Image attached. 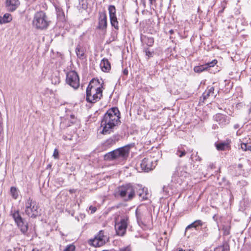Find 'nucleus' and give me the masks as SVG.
<instances>
[{
  "label": "nucleus",
  "mask_w": 251,
  "mask_h": 251,
  "mask_svg": "<svg viewBox=\"0 0 251 251\" xmlns=\"http://www.w3.org/2000/svg\"><path fill=\"white\" fill-rule=\"evenodd\" d=\"M128 224V218L127 217L122 218L119 222L116 223L115 226L118 235L123 236L125 234Z\"/></svg>",
  "instance_id": "10"
},
{
  "label": "nucleus",
  "mask_w": 251,
  "mask_h": 251,
  "mask_svg": "<svg viewBox=\"0 0 251 251\" xmlns=\"http://www.w3.org/2000/svg\"><path fill=\"white\" fill-rule=\"evenodd\" d=\"M239 127V125L238 124H235L234 126V128L235 129H236L238 128Z\"/></svg>",
  "instance_id": "45"
},
{
  "label": "nucleus",
  "mask_w": 251,
  "mask_h": 251,
  "mask_svg": "<svg viewBox=\"0 0 251 251\" xmlns=\"http://www.w3.org/2000/svg\"><path fill=\"white\" fill-rule=\"evenodd\" d=\"M222 249V251H229V246L227 244H224L223 246L221 247Z\"/></svg>",
  "instance_id": "36"
},
{
  "label": "nucleus",
  "mask_w": 251,
  "mask_h": 251,
  "mask_svg": "<svg viewBox=\"0 0 251 251\" xmlns=\"http://www.w3.org/2000/svg\"><path fill=\"white\" fill-rule=\"evenodd\" d=\"M119 251H131V250L130 247L127 246L126 247L120 249Z\"/></svg>",
  "instance_id": "40"
},
{
  "label": "nucleus",
  "mask_w": 251,
  "mask_h": 251,
  "mask_svg": "<svg viewBox=\"0 0 251 251\" xmlns=\"http://www.w3.org/2000/svg\"><path fill=\"white\" fill-rule=\"evenodd\" d=\"M108 241V237L104 234L103 230H100L93 239L89 240V244L95 247H100L104 245Z\"/></svg>",
  "instance_id": "8"
},
{
  "label": "nucleus",
  "mask_w": 251,
  "mask_h": 251,
  "mask_svg": "<svg viewBox=\"0 0 251 251\" xmlns=\"http://www.w3.org/2000/svg\"><path fill=\"white\" fill-rule=\"evenodd\" d=\"M214 88L213 86H209L207 90L203 93L202 97L203 100H206L210 96H214Z\"/></svg>",
  "instance_id": "20"
},
{
  "label": "nucleus",
  "mask_w": 251,
  "mask_h": 251,
  "mask_svg": "<svg viewBox=\"0 0 251 251\" xmlns=\"http://www.w3.org/2000/svg\"><path fill=\"white\" fill-rule=\"evenodd\" d=\"M100 66L103 72H108L111 69L110 63L107 59L103 58L100 64Z\"/></svg>",
  "instance_id": "18"
},
{
  "label": "nucleus",
  "mask_w": 251,
  "mask_h": 251,
  "mask_svg": "<svg viewBox=\"0 0 251 251\" xmlns=\"http://www.w3.org/2000/svg\"><path fill=\"white\" fill-rule=\"evenodd\" d=\"M123 73H124V75H127L128 74V71H127V70H126V69L124 70Z\"/></svg>",
  "instance_id": "46"
},
{
  "label": "nucleus",
  "mask_w": 251,
  "mask_h": 251,
  "mask_svg": "<svg viewBox=\"0 0 251 251\" xmlns=\"http://www.w3.org/2000/svg\"><path fill=\"white\" fill-rule=\"evenodd\" d=\"M11 215L20 231L25 234L28 230L27 223L21 217L18 210L12 211Z\"/></svg>",
  "instance_id": "7"
},
{
  "label": "nucleus",
  "mask_w": 251,
  "mask_h": 251,
  "mask_svg": "<svg viewBox=\"0 0 251 251\" xmlns=\"http://www.w3.org/2000/svg\"><path fill=\"white\" fill-rule=\"evenodd\" d=\"M75 247L74 245L71 244L66 246L63 251H75Z\"/></svg>",
  "instance_id": "33"
},
{
  "label": "nucleus",
  "mask_w": 251,
  "mask_h": 251,
  "mask_svg": "<svg viewBox=\"0 0 251 251\" xmlns=\"http://www.w3.org/2000/svg\"><path fill=\"white\" fill-rule=\"evenodd\" d=\"M231 226L230 223L227 222L222 225V230L223 231V235L227 236L230 233Z\"/></svg>",
  "instance_id": "22"
},
{
  "label": "nucleus",
  "mask_w": 251,
  "mask_h": 251,
  "mask_svg": "<svg viewBox=\"0 0 251 251\" xmlns=\"http://www.w3.org/2000/svg\"><path fill=\"white\" fill-rule=\"evenodd\" d=\"M120 112L117 107L109 109L101 121L102 130L101 133L106 135L110 134L121 124Z\"/></svg>",
  "instance_id": "1"
},
{
  "label": "nucleus",
  "mask_w": 251,
  "mask_h": 251,
  "mask_svg": "<svg viewBox=\"0 0 251 251\" xmlns=\"http://www.w3.org/2000/svg\"><path fill=\"white\" fill-rule=\"evenodd\" d=\"M155 163L153 162L151 158H145L142 160L140 166L142 170L146 172H149L153 170L155 167Z\"/></svg>",
  "instance_id": "11"
},
{
  "label": "nucleus",
  "mask_w": 251,
  "mask_h": 251,
  "mask_svg": "<svg viewBox=\"0 0 251 251\" xmlns=\"http://www.w3.org/2000/svg\"><path fill=\"white\" fill-rule=\"evenodd\" d=\"M174 32V30L173 29H171L170 31H169V33L171 34H173Z\"/></svg>",
  "instance_id": "50"
},
{
  "label": "nucleus",
  "mask_w": 251,
  "mask_h": 251,
  "mask_svg": "<svg viewBox=\"0 0 251 251\" xmlns=\"http://www.w3.org/2000/svg\"><path fill=\"white\" fill-rule=\"evenodd\" d=\"M75 52L77 57L79 58H83L84 56V49L80 46L78 45L75 49Z\"/></svg>",
  "instance_id": "23"
},
{
  "label": "nucleus",
  "mask_w": 251,
  "mask_h": 251,
  "mask_svg": "<svg viewBox=\"0 0 251 251\" xmlns=\"http://www.w3.org/2000/svg\"><path fill=\"white\" fill-rule=\"evenodd\" d=\"M63 138L64 140H67V139L71 140V138H68L67 136L65 135L63 136Z\"/></svg>",
  "instance_id": "47"
},
{
  "label": "nucleus",
  "mask_w": 251,
  "mask_h": 251,
  "mask_svg": "<svg viewBox=\"0 0 251 251\" xmlns=\"http://www.w3.org/2000/svg\"><path fill=\"white\" fill-rule=\"evenodd\" d=\"M51 81L52 83H54V84H57L60 83V79L59 77L55 76V77L52 78Z\"/></svg>",
  "instance_id": "34"
},
{
  "label": "nucleus",
  "mask_w": 251,
  "mask_h": 251,
  "mask_svg": "<svg viewBox=\"0 0 251 251\" xmlns=\"http://www.w3.org/2000/svg\"><path fill=\"white\" fill-rule=\"evenodd\" d=\"M143 214L142 212H141L138 209L136 210V216L137 218V221L138 223H143L142 222V216Z\"/></svg>",
  "instance_id": "27"
},
{
  "label": "nucleus",
  "mask_w": 251,
  "mask_h": 251,
  "mask_svg": "<svg viewBox=\"0 0 251 251\" xmlns=\"http://www.w3.org/2000/svg\"><path fill=\"white\" fill-rule=\"evenodd\" d=\"M241 148L244 151H251V146L246 143H241Z\"/></svg>",
  "instance_id": "30"
},
{
  "label": "nucleus",
  "mask_w": 251,
  "mask_h": 251,
  "mask_svg": "<svg viewBox=\"0 0 251 251\" xmlns=\"http://www.w3.org/2000/svg\"><path fill=\"white\" fill-rule=\"evenodd\" d=\"M99 18V25L98 28L101 30L106 28L107 27V16L105 12L100 13Z\"/></svg>",
  "instance_id": "13"
},
{
  "label": "nucleus",
  "mask_w": 251,
  "mask_h": 251,
  "mask_svg": "<svg viewBox=\"0 0 251 251\" xmlns=\"http://www.w3.org/2000/svg\"><path fill=\"white\" fill-rule=\"evenodd\" d=\"M207 69V67L205 65V64H204V65L195 67L194 70L195 72L200 73H201L205 70H206Z\"/></svg>",
  "instance_id": "25"
},
{
  "label": "nucleus",
  "mask_w": 251,
  "mask_h": 251,
  "mask_svg": "<svg viewBox=\"0 0 251 251\" xmlns=\"http://www.w3.org/2000/svg\"><path fill=\"white\" fill-rule=\"evenodd\" d=\"M53 156L55 159H58L59 157V151L57 149L54 150Z\"/></svg>",
  "instance_id": "37"
},
{
  "label": "nucleus",
  "mask_w": 251,
  "mask_h": 251,
  "mask_svg": "<svg viewBox=\"0 0 251 251\" xmlns=\"http://www.w3.org/2000/svg\"><path fill=\"white\" fill-rule=\"evenodd\" d=\"M137 188L131 184L119 186L116 190V194L125 201H131L135 196Z\"/></svg>",
  "instance_id": "4"
},
{
  "label": "nucleus",
  "mask_w": 251,
  "mask_h": 251,
  "mask_svg": "<svg viewBox=\"0 0 251 251\" xmlns=\"http://www.w3.org/2000/svg\"><path fill=\"white\" fill-rule=\"evenodd\" d=\"M11 194L12 197L14 199H16L18 197V193L17 189L14 187H12L10 190Z\"/></svg>",
  "instance_id": "28"
},
{
  "label": "nucleus",
  "mask_w": 251,
  "mask_h": 251,
  "mask_svg": "<svg viewBox=\"0 0 251 251\" xmlns=\"http://www.w3.org/2000/svg\"><path fill=\"white\" fill-rule=\"evenodd\" d=\"M214 119L221 126L228 125L230 121V118L226 115L218 113L214 116Z\"/></svg>",
  "instance_id": "12"
},
{
  "label": "nucleus",
  "mask_w": 251,
  "mask_h": 251,
  "mask_svg": "<svg viewBox=\"0 0 251 251\" xmlns=\"http://www.w3.org/2000/svg\"><path fill=\"white\" fill-rule=\"evenodd\" d=\"M194 154H192L190 157V159L193 161L194 159Z\"/></svg>",
  "instance_id": "51"
},
{
  "label": "nucleus",
  "mask_w": 251,
  "mask_h": 251,
  "mask_svg": "<svg viewBox=\"0 0 251 251\" xmlns=\"http://www.w3.org/2000/svg\"><path fill=\"white\" fill-rule=\"evenodd\" d=\"M149 1H150V4H152L153 2V1H155V0H149Z\"/></svg>",
  "instance_id": "49"
},
{
  "label": "nucleus",
  "mask_w": 251,
  "mask_h": 251,
  "mask_svg": "<svg viewBox=\"0 0 251 251\" xmlns=\"http://www.w3.org/2000/svg\"><path fill=\"white\" fill-rule=\"evenodd\" d=\"M141 40L145 43L147 46L151 47L154 44V39L152 37H148L146 35H141Z\"/></svg>",
  "instance_id": "19"
},
{
  "label": "nucleus",
  "mask_w": 251,
  "mask_h": 251,
  "mask_svg": "<svg viewBox=\"0 0 251 251\" xmlns=\"http://www.w3.org/2000/svg\"><path fill=\"white\" fill-rule=\"evenodd\" d=\"M149 194L147 192H145L144 195H142V197L139 198L140 200L144 201L148 199V195Z\"/></svg>",
  "instance_id": "38"
},
{
  "label": "nucleus",
  "mask_w": 251,
  "mask_h": 251,
  "mask_svg": "<svg viewBox=\"0 0 251 251\" xmlns=\"http://www.w3.org/2000/svg\"><path fill=\"white\" fill-rule=\"evenodd\" d=\"M242 164H239V165H238V167H239V168H241V167H242Z\"/></svg>",
  "instance_id": "52"
},
{
  "label": "nucleus",
  "mask_w": 251,
  "mask_h": 251,
  "mask_svg": "<svg viewBox=\"0 0 251 251\" xmlns=\"http://www.w3.org/2000/svg\"><path fill=\"white\" fill-rule=\"evenodd\" d=\"M215 146L218 151H225L229 149V143L226 142H219L215 143Z\"/></svg>",
  "instance_id": "21"
},
{
  "label": "nucleus",
  "mask_w": 251,
  "mask_h": 251,
  "mask_svg": "<svg viewBox=\"0 0 251 251\" xmlns=\"http://www.w3.org/2000/svg\"><path fill=\"white\" fill-rule=\"evenodd\" d=\"M102 88L99 80L93 78L86 89V101L89 103H94L100 100L102 97Z\"/></svg>",
  "instance_id": "2"
},
{
  "label": "nucleus",
  "mask_w": 251,
  "mask_h": 251,
  "mask_svg": "<svg viewBox=\"0 0 251 251\" xmlns=\"http://www.w3.org/2000/svg\"><path fill=\"white\" fill-rule=\"evenodd\" d=\"M25 213L28 217L35 218L41 214V209L37 202L29 198L25 203Z\"/></svg>",
  "instance_id": "6"
},
{
  "label": "nucleus",
  "mask_w": 251,
  "mask_h": 251,
  "mask_svg": "<svg viewBox=\"0 0 251 251\" xmlns=\"http://www.w3.org/2000/svg\"><path fill=\"white\" fill-rule=\"evenodd\" d=\"M0 24H4V22L3 21V17H1V16H0Z\"/></svg>",
  "instance_id": "44"
},
{
  "label": "nucleus",
  "mask_w": 251,
  "mask_h": 251,
  "mask_svg": "<svg viewBox=\"0 0 251 251\" xmlns=\"http://www.w3.org/2000/svg\"><path fill=\"white\" fill-rule=\"evenodd\" d=\"M130 149V146L127 145L110 151L104 155V160L107 161L126 160L128 156Z\"/></svg>",
  "instance_id": "3"
},
{
  "label": "nucleus",
  "mask_w": 251,
  "mask_h": 251,
  "mask_svg": "<svg viewBox=\"0 0 251 251\" xmlns=\"http://www.w3.org/2000/svg\"><path fill=\"white\" fill-rule=\"evenodd\" d=\"M89 209L91 211V213H94L96 212L97 208L93 206H90L89 207Z\"/></svg>",
  "instance_id": "41"
},
{
  "label": "nucleus",
  "mask_w": 251,
  "mask_h": 251,
  "mask_svg": "<svg viewBox=\"0 0 251 251\" xmlns=\"http://www.w3.org/2000/svg\"><path fill=\"white\" fill-rule=\"evenodd\" d=\"M145 52L146 55L148 56L149 58L152 56L153 51L151 52L150 51L149 48L145 49Z\"/></svg>",
  "instance_id": "35"
},
{
  "label": "nucleus",
  "mask_w": 251,
  "mask_h": 251,
  "mask_svg": "<svg viewBox=\"0 0 251 251\" xmlns=\"http://www.w3.org/2000/svg\"><path fill=\"white\" fill-rule=\"evenodd\" d=\"M108 11L110 18L116 17V8L115 6L110 5L108 7Z\"/></svg>",
  "instance_id": "24"
},
{
  "label": "nucleus",
  "mask_w": 251,
  "mask_h": 251,
  "mask_svg": "<svg viewBox=\"0 0 251 251\" xmlns=\"http://www.w3.org/2000/svg\"><path fill=\"white\" fill-rule=\"evenodd\" d=\"M165 189H166V187H165V186H164L163 187V188H162V190H163V191L164 192H165L166 194H167V192L166 190H165Z\"/></svg>",
  "instance_id": "48"
},
{
  "label": "nucleus",
  "mask_w": 251,
  "mask_h": 251,
  "mask_svg": "<svg viewBox=\"0 0 251 251\" xmlns=\"http://www.w3.org/2000/svg\"><path fill=\"white\" fill-rule=\"evenodd\" d=\"M251 108H250L249 109V113H251Z\"/></svg>",
  "instance_id": "53"
},
{
  "label": "nucleus",
  "mask_w": 251,
  "mask_h": 251,
  "mask_svg": "<svg viewBox=\"0 0 251 251\" xmlns=\"http://www.w3.org/2000/svg\"><path fill=\"white\" fill-rule=\"evenodd\" d=\"M176 251H191L190 250H189V249H186V250H183L181 248H178Z\"/></svg>",
  "instance_id": "43"
},
{
  "label": "nucleus",
  "mask_w": 251,
  "mask_h": 251,
  "mask_svg": "<svg viewBox=\"0 0 251 251\" xmlns=\"http://www.w3.org/2000/svg\"><path fill=\"white\" fill-rule=\"evenodd\" d=\"M204 222H203L201 220H196L186 226L185 228V232L191 228H194L197 230L199 226H202Z\"/></svg>",
  "instance_id": "17"
},
{
  "label": "nucleus",
  "mask_w": 251,
  "mask_h": 251,
  "mask_svg": "<svg viewBox=\"0 0 251 251\" xmlns=\"http://www.w3.org/2000/svg\"><path fill=\"white\" fill-rule=\"evenodd\" d=\"M33 251H39V250H37V251L33 250Z\"/></svg>",
  "instance_id": "54"
},
{
  "label": "nucleus",
  "mask_w": 251,
  "mask_h": 251,
  "mask_svg": "<svg viewBox=\"0 0 251 251\" xmlns=\"http://www.w3.org/2000/svg\"><path fill=\"white\" fill-rule=\"evenodd\" d=\"M76 121V119L75 118L74 115H71L70 116V119L68 120H66L65 121H63L60 124L61 128H65L66 127H68L71 126V125L74 124L75 123Z\"/></svg>",
  "instance_id": "16"
},
{
  "label": "nucleus",
  "mask_w": 251,
  "mask_h": 251,
  "mask_svg": "<svg viewBox=\"0 0 251 251\" xmlns=\"http://www.w3.org/2000/svg\"><path fill=\"white\" fill-rule=\"evenodd\" d=\"M2 17L4 24L9 23L12 20L11 15L8 13L5 14Z\"/></svg>",
  "instance_id": "29"
},
{
  "label": "nucleus",
  "mask_w": 251,
  "mask_h": 251,
  "mask_svg": "<svg viewBox=\"0 0 251 251\" xmlns=\"http://www.w3.org/2000/svg\"><path fill=\"white\" fill-rule=\"evenodd\" d=\"M66 83L74 89H77L79 86V78L78 74L74 71L67 73Z\"/></svg>",
  "instance_id": "9"
},
{
  "label": "nucleus",
  "mask_w": 251,
  "mask_h": 251,
  "mask_svg": "<svg viewBox=\"0 0 251 251\" xmlns=\"http://www.w3.org/2000/svg\"><path fill=\"white\" fill-rule=\"evenodd\" d=\"M217 60L216 59H214L211 62L207 63L205 64V65L207 67V69L210 67H212L214 66L217 63Z\"/></svg>",
  "instance_id": "32"
},
{
  "label": "nucleus",
  "mask_w": 251,
  "mask_h": 251,
  "mask_svg": "<svg viewBox=\"0 0 251 251\" xmlns=\"http://www.w3.org/2000/svg\"><path fill=\"white\" fill-rule=\"evenodd\" d=\"M120 136L118 134L114 135L110 138L105 141L103 143L104 146L106 147H110L115 144L118 141H119Z\"/></svg>",
  "instance_id": "15"
},
{
  "label": "nucleus",
  "mask_w": 251,
  "mask_h": 251,
  "mask_svg": "<svg viewBox=\"0 0 251 251\" xmlns=\"http://www.w3.org/2000/svg\"><path fill=\"white\" fill-rule=\"evenodd\" d=\"M50 21L46 13L42 11L36 12L32 21L33 26L37 29H44L48 27Z\"/></svg>",
  "instance_id": "5"
},
{
  "label": "nucleus",
  "mask_w": 251,
  "mask_h": 251,
  "mask_svg": "<svg viewBox=\"0 0 251 251\" xmlns=\"http://www.w3.org/2000/svg\"><path fill=\"white\" fill-rule=\"evenodd\" d=\"M186 153V152L184 150H181L180 149H178L176 152V154H177L179 157H182L184 156Z\"/></svg>",
  "instance_id": "31"
},
{
  "label": "nucleus",
  "mask_w": 251,
  "mask_h": 251,
  "mask_svg": "<svg viewBox=\"0 0 251 251\" xmlns=\"http://www.w3.org/2000/svg\"><path fill=\"white\" fill-rule=\"evenodd\" d=\"M20 5L19 0H6V5L9 11H15Z\"/></svg>",
  "instance_id": "14"
},
{
  "label": "nucleus",
  "mask_w": 251,
  "mask_h": 251,
  "mask_svg": "<svg viewBox=\"0 0 251 251\" xmlns=\"http://www.w3.org/2000/svg\"><path fill=\"white\" fill-rule=\"evenodd\" d=\"M111 25L114 27L116 29H119L118 22L117 17L110 18Z\"/></svg>",
  "instance_id": "26"
},
{
  "label": "nucleus",
  "mask_w": 251,
  "mask_h": 251,
  "mask_svg": "<svg viewBox=\"0 0 251 251\" xmlns=\"http://www.w3.org/2000/svg\"><path fill=\"white\" fill-rule=\"evenodd\" d=\"M137 192V194L139 196V197L140 198V197H142V195H144V189L143 188V189H139L138 191Z\"/></svg>",
  "instance_id": "39"
},
{
  "label": "nucleus",
  "mask_w": 251,
  "mask_h": 251,
  "mask_svg": "<svg viewBox=\"0 0 251 251\" xmlns=\"http://www.w3.org/2000/svg\"><path fill=\"white\" fill-rule=\"evenodd\" d=\"M195 160L196 161H200L201 160V158L198 155V152L196 153V155H195Z\"/></svg>",
  "instance_id": "42"
}]
</instances>
